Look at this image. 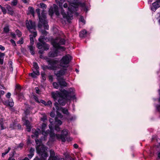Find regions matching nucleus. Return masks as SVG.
Returning <instances> with one entry per match:
<instances>
[{
  "label": "nucleus",
  "mask_w": 160,
  "mask_h": 160,
  "mask_svg": "<svg viewBox=\"0 0 160 160\" xmlns=\"http://www.w3.org/2000/svg\"><path fill=\"white\" fill-rule=\"evenodd\" d=\"M70 92L63 89L61 92H52V95L54 100L58 99V102L62 106H64L66 103L67 100L69 99L71 97Z\"/></svg>",
  "instance_id": "1"
},
{
  "label": "nucleus",
  "mask_w": 160,
  "mask_h": 160,
  "mask_svg": "<svg viewBox=\"0 0 160 160\" xmlns=\"http://www.w3.org/2000/svg\"><path fill=\"white\" fill-rule=\"evenodd\" d=\"M69 4H70V5L68 8V11L67 12V13L64 12V10L62 8L61 10V14L63 16V18H65L67 20L72 19V12H73L77 11L78 7V5L74 2L70 3L68 2V3L65 2L64 4V7L65 8H67Z\"/></svg>",
  "instance_id": "2"
},
{
  "label": "nucleus",
  "mask_w": 160,
  "mask_h": 160,
  "mask_svg": "<svg viewBox=\"0 0 160 160\" xmlns=\"http://www.w3.org/2000/svg\"><path fill=\"white\" fill-rule=\"evenodd\" d=\"M65 40L64 39L58 38L53 41L52 44L53 46L56 49L49 52V56L51 57L57 56L58 53V49H61L62 51L65 50V48L60 46L61 45L65 44Z\"/></svg>",
  "instance_id": "3"
},
{
  "label": "nucleus",
  "mask_w": 160,
  "mask_h": 160,
  "mask_svg": "<svg viewBox=\"0 0 160 160\" xmlns=\"http://www.w3.org/2000/svg\"><path fill=\"white\" fill-rule=\"evenodd\" d=\"M36 12L39 19V22L38 24V27L39 28H41L43 25L44 29H48L49 27L47 24V22L46 20V13L45 11L44 10H43L41 15L40 14V10L39 9L36 10Z\"/></svg>",
  "instance_id": "4"
},
{
  "label": "nucleus",
  "mask_w": 160,
  "mask_h": 160,
  "mask_svg": "<svg viewBox=\"0 0 160 160\" xmlns=\"http://www.w3.org/2000/svg\"><path fill=\"white\" fill-rule=\"evenodd\" d=\"M68 134V131L66 129H64L62 131V134H55L53 132L51 131L50 133V138L52 139V141H54L56 138L59 140H61L62 142H65L66 141L65 137Z\"/></svg>",
  "instance_id": "5"
},
{
  "label": "nucleus",
  "mask_w": 160,
  "mask_h": 160,
  "mask_svg": "<svg viewBox=\"0 0 160 160\" xmlns=\"http://www.w3.org/2000/svg\"><path fill=\"white\" fill-rule=\"evenodd\" d=\"M26 24L28 30L32 33L33 32L34 37H36L37 36V33L35 31L36 30V25L35 22H32V21L31 20L29 21L27 20L26 21Z\"/></svg>",
  "instance_id": "6"
},
{
  "label": "nucleus",
  "mask_w": 160,
  "mask_h": 160,
  "mask_svg": "<svg viewBox=\"0 0 160 160\" xmlns=\"http://www.w3.org/2000/svg\"><path fill=\"white\" fill-rule=\"evenodd\" d=\"M36 149L37 152L41 155V158L39 160H45L48 156V154L45 152L46 149L43 146H38Z\"/></svg>",
  "instance_id": "7"
},
{
  "label": "nucleus",
  "mask_w": 160,
  "mask_h": 160,
  "mask_svg": "<svg viewBox=\"0 0 160 160\" xmlns=\"http://www.w3.org/2000/svg\"><path fill=\"white\" fill-rule=\"evenodd\" d=\"M71 59L72 57L69 54L63 56L60 61V66L63 67H68Z\"/></svg>",
  "instance_id": "8"
},
{
  "label": "nucleus",
  "mask_w": 160,
  "mask_h": 160,
  "mask_svg": "<svg viewBox=\"0 0 160 160\" xmlns=\"http://www.w3.org/2000/svg\"><path fill=\"white\" fill-rule=\"evenodd\" d=\"M48 66L43 65L42 66V68L44 70L48 69L52 70H56L58 67L56 65V62L52 60H47Z\"/></svg>",
  "instance_id": "9"
},
{
  "label": "nucleus",
  "mask_w": 160,
  "mask_h": 160,
  "mask_svg": "<svg viewBox=\"0 0 160 160\" xmlns=\"http://www.w3.org/2000/svg\"><path fill=\"white\" fill-rule=\"evenodd\" d=\"M49 14L51 16L53 13L57 16H59V13L58 10V7L55 4L53 5V7L51 8L49 10Z\"/></svg>",
  "instance_id": "10"
},
{
  "label": "nucleus",
  "mask_w": 160,
  "mask_h": 160,
  "mask_svg": "<svg viewBox=\"0 0 160 160\" xmlns=\"http://www.w3.org/2000/svg\"><path fill=\"white\" fill-rule=\"evenodd\" d=\"M66 69H62L59 71H55L54 72V74L56 76V79L61 78L62 76L64 75L66 72Z\"/></svg>",
  "instance_id": "11"
},
{
  "label": "nucleus",
  "mask_w": 160,
  "mask_h": 160,
  "mask_svg": "<svg viewBox=\"0 0 160 160\" xmlns=\"http://www.w3.org/2000/svg\"><path fill=\"white\" fill-rule=\"evenodd\" d=\"M57 80L61 88L65 87L67 86L68 83L65 82V80L64 79L63 77H62L61 78H58Z\"/></svg>",
  "instance_id": "12"
},
{
  "label": "nucleus",
  "mask_w": 160,
  "mask_h": 160,
  "mask_svg": "<svg viewBox=\"0 0 160 160\" xmlns=\"http://www.w3.org/2000/svg\"><path fill=\"white\" fill-rule=\"evenodd\" d=\"M50 156L48 160H59V158L58 156H55V153L53 150H50Z\"/></svg>",
  "instance_id": "13"
},
{
  "label": "nucleus",
  "mask_w": 160,
  "mask_h": 160,
  "mask_svg": "<svg viewBox=\"0 0 160 160\" xmlns=\"http://www.w3.org/2000/svg\"><path fill=\"white\" fill-rule=\"evenodd\" d=\"M153 6L151 9L155 11L156 9L160 7V0H157L155 2L152 3Z\"/></svg>",
  "instance_id": "14"
},
{
  "label": "nucleus",
  "mask_w": 160,
  "mask_h": 160,
  "mask_svg": "<svg viewBox=\"0 0 160 160\" xmlns=\"http://www.w3.org/2000/svg\"><path fill=\"white\" fill-rule=\"evenodd\" d=\"M54 106L56 108V112L57 115L60 117H62V116L61 114L60 113L59 111L60 110V109L59 108V107L58 106V104L57 102H55L54 104Z\"/></svg>",
  "instance_id": "15"
},
{
  "label": "nucleus",
  "mask_w": 160,
  "mask_h": 160,
  "mask_svg": "<svg viewBox=\"0 0 160 160\" xmlns=\"http://www.w3.org/2000/svg\"><path fill=\"white\" fill-rule=\"evenodd\" d=\"M66 2V0H56V2L60 7H62V4Z\"/></svg>",
  "instance_id": "16"
},
{
  "label": "nucleus",
  "mask_w": 160,
  "mask_h": 160,
  "mask_svg": "<svg viewBox=\"0 0 160 160\" xmlns=\"http://www.w3.org/2000/svg\"><path fill=\"white\" fill-rule=\"evenodd\" d=\"M6 6L7 9L9 12V13L11 14H13V12L11 6L8 5H6Z\"/></svg>",
  "instance_id": "17"
},
{
  "label": "nucleus",
  "mask_w": 160,
  "mask_h": 160,
  "mask_svg": "<svg viewBox=\"0 0 160 160\" xmlns=\"http://www.w3.org/2000/svg\"><path fill=\"white\" fill-rule=\"evenodd\" d=\"M43 43H44V42H42L38 43L37 44V48L39 49H42L44 45Z\"/></svg>",
  "instance_id": "18"
},
{
  "label": "nucleus",
  "mask_w": 160,
  "mask_h": 160,
  "mask_svg": "<svg viewBox=\"0 0 160 160\" xmlns=\"http://www.w3.org/2000/svg\"><path fill=\"white\" fill-rule=\"evenodd\" d=\"M4 121L5 120L3 118H1L0 119V125L1 130L4 129L5 128L3 126Z\"/></svg>",
  "instance_id": "19"
},
{
  "label": "nucleus",
  "mask_w": 160,
  "mask_h": 160,
  "mask_svg": "<svg viewBox=\"0 0 160 160\" xmlns=\"http://www.w3.org/2000/svg\"><path fill=\"white\" fill-rule=\"evenodd\" d=\"M60 110L64 114H68L69 113L67 109L63 108L61 107H59Z\"/></svg>",
  "instance_id": "20"
},
{
  "label": "nucleus",
  "mask_w": 160,
  "mask_h": 160,
  "mask_svg": "<svg viewBox=\"0 0 160 160\" xmlns=\"http://www.w3.org/2000/svg\"><path fill=\"white\" fill-rule=\"evenodd\" d=\"M87 33V31L85 30H83L81 31L79 33V36L81 37H84L86 35Z\"/></svg>",
  "instance_id": "21"
},
{
  "label": "nucleus",
  "mask_w": 160,
  "mask_h": 160,
  "mask_svg": "<svg viewBox=\"0 0 160 160\" xmlns=\"http://www.w3.org/2000/svg\"><path fill=\"white\" fill-rule=\"evenodd\" d=\"M28 48L30 50V52L32 55H34L35 54L34 51V48L32 47V45L28 46Z\"/></svg>",
  "instance_id": "22"
},
{
  "label": "nucleus",
  "mask_w": 160,
  "mask_h": 160,
  "mask_svg": "<svg viewBox=\"0 0 160 160\" xmlns=\"http://www.w3.org/2000/svg\"><path fill=\"white\" fill-rule=\"evenodd\" d=\"M49 122L50 123V124L49 125V127L51 131L52 129V127H53V119L52 118H50L49 119Z\"/></svg>",
  "instance_id": "23"
},
{
  "label": "nucleus",
  "mask_w": 160,
  "mask_h": 160,
  "mask_svg": "<svg viewBox=\"0 0 160 160\" xmlns=\"http://www.w3.org/2000/svg\"><path fill=\"white\" fill-rule=\"evenodd\" d=\"M49 132V130H48L45 131V130H42V133L43 135L45 136H46Z\"/></svg>",
  "instance_id": "24"
},
{
  "label": "nucleus",
  "mask_w": 160,
  "mask_h": 160,
  "mask_svg": "<svg viewBox=\"0 0 160 160\" xmlns=\"http://www.w3.org/2000/svg\"><path fill=\"white\" fill-rule=\"evenodd\" d=\"M43 43L44 45L42 49L44 50H47L49 49V46L45 42H44V43Z\"/></svg>",
  "instance_id": "25"
},
{
  "label": "nucleus",
  "mask_w": 160,
  "mask_h": 160,
  "mask_svg": "<svg viewBox=\"0 0 160 160\" xmlns=\"http://www.w3.org/2000/svg\"><path fill=\"white\" fill-rule=\"evenodd\" d=\"M55 123L56 125L58 126L62 124V122L56 118H55Z\"/></svg>",
  "instance_id": "26"
},
{
  "label": "nucleus",
  "mask_w": 160,
  "mask_h": 160,
  "mask_svg": "<svg viewBox=\"0 0 160 160\" xmlns=\"http://www.w3.org/2000/svg\"><path fill=\"white\" fill-rule=\"evenodd\" d=\"M28 10L30 13L34 17V9L32 7H29L28 8Z\"/></svg>",
  "instance_id": "27"
},
{
  "label": "nucleus",
  "mask_w": 160,
  "mask_h": 160,
  "mask_svg": "<svg viewBox=\"0 0 160 160\" xmlns=\"http://www.w3.org/2000/svg\"><path fill=\"white\" fill-rule=\"evenodd\" d=\"M52 85L53 87L54 88H56V89H58L59 87V83L58 82H54L52 83Z\"/></svg>",
  "instance_id": "28"
},
{
  "label": "nucleus",
  "mask_w": 160,
  "mask_h": 160,
  "mask_svg": "<svg viewBox=\"0 0 160 160\" xmlns=\"http://www.w3.org/2000/svg\"><path fill=\"white\" fill-rule=\"evenodd\" d=\"M31 44L32 45L33 44L34 41L33 37H34L33 34H31L29 35Z\"/></svg>",
  "instance_id": "29"
},
{
  "label": "nucleus",
  "mask_w": 160,
  "mask_h": 160,
  "mask_svg": "<svg viewBox=\"0 0 160 160\" xmlns=\"http://www.w3.org/2000/svg\"><path fill=\"white\" fill-rule=\"evenodd\" d=\"M33 72L35 73L37 75H39V71L38 69H32Z\"/></svg>",
  "instance_id": "30"
},
{
  "label": "nucleus",
  "mask_w": 160,
  "mask_h": 160,
  "mask_svg": "<svg viewBox=\"0 0 160 160\" xmlns=\"http://www.w3.org/2000/svg\"><path fill=\"white\" fill-rule=\"evenodd\" d=\"M11 149V148L10 147L8 148V150H6L4 152L2 153V156L3 157L6 154L8 153Z\"/></svg>",
  "instance_id": "31"
},
{
  "label": "nucleus",
  "mask_w": 160,
  "mask_h": 160,
  "mask_svg": "<svg viewBox=\"0 0 160 160\" xmlns=\"http://www.w3.org/2000/svg\"><path fill=\"white\" fill-rule=\"evenodd\" d=\"M33 66L34 69H38L39 67L38 66V64L37 63L34 62L33 63Z\"/></svg>",
  "instance_id": "32"
},
{
  "label": "nucleus",
  "mask_w": 160,
  "mask_h": 160,
  "mask_svg": "<svg viewBox=\"0 0 160 160\" xmlns=\"http://www.w3.org/2000/svg\"><path fill=\"white\" fill-rule=\"evenodd\" d=\"M9 31V29L8 26H6L3 28V31L4 32L7 33Z\"/></svg>",
  "instance_id": "33"
},
{
  "label": "nucleus",
  "mask_w": 160,
  "mask_h": 160,
  "mask_svg": "<svg viewBox=\"0 0 160 160\" xmlns=\"http://www.w3.org/2000/svg\"><path fill=\"white\" fill-rule=\"evenodd\" d=\"M16 32L17 34V35L18 36V37H20L22 35V33L18 29H17L16 31Z\"/></svg>",
  "instance_id": "34"
},
{
  "label": "nucleus",
  "mask_w": 160,
  "mask_h": 160,
  "mask_svg": "<svg viewBox=\"0 0 160 160\" xmlns=\"http://www.w3.org/2000/svg\"><path fill=\"white\" fill-rule=\"evenodd\" d=\"M40 5L41 7L43 9H46V8L47 6L46 5L43 3H40Z\"/></svg>",
  "instance_id": "35"
},
{
  "label": "nucleus",
  "mask_w": 160,
  "mask_h": 160,
  "mask_svg": "<svg viewBox=\"0 0 160 160\" xmlns=\"http://www.w3.org/2000/svg\"><path fill=\"white\" fill-rule=\"evenodd\" d=\"M45 39V37L44 36H41L39 39V41L40 42H43V40Z\"/></svg>",
  "instance_id": "36"
},
{
  "label": "nucleus",
  "mask_w": 160,
  "mask_h": 160,
  "mask_svg": "<svg viewBox=\"0 0 160 160\" xmlns=\"http://www.w3.org/2000/svg\"><path fill=\"white\" fill-rule=\"evenodd\" d=\"M35 142L37 145H38V146H40L41 144V142L38 139H35Z\"/></svg>",
  "instance_id": "37"
},
{
  "label": "nucleus",
  "mask_w": 160,
  "mask_h": 160,
  "mask_svg": "<svg viewBox=\"0 0 160 160\" xmlns=\"http://www.w3.org/2000/svg\"><path fill=\"white\" fill-rule=\"evenodd\" d=\"M17 0H13L11 2V5L12 6H16L17 4Z\"/></svg>",
  "instance_id": "38"
},
{
  "label": "nucleus",
  "mask_w": 160,
  "mask_h": 160,
  "mask_svg": "<svg viewBox=\"0 0 160 160\" xmlns=\"http://www.w3.org/2000/svg\"><path fill=\"white\" fill-rule=\"evenodd\" d=\"M80 5L84 9V10L87 9L86 5L84 3H80Z\"/></svg>",
  "instance_id": "39"
},
{
  "label": "nucleus",
  "mask_w": 160,
  "mask_h": 160,
  "mask_svg": "<svg viewBox=\"0 0 160 160\" xmlns=\"http://www.w3.org/2000/svg\"><path fill=\"white\" fill-rule=\"evenodd\" d=\"M1 9H2V12H3V13L4 14H6L7 13V11L5 8L3 7H2Z\"/></svg>",
  "instance_id": "40"
},
{
  "label": "nucleus",
  "mask_w": 160,
  "mask_h": 160,
  "mask_svg": "<svg viewBox=\"0 0 160 160\" xmlns=\"http://www.w3.org/2000/svg\"><path fill=\"white\" fill-rule=\"evenodd\" d=\"M29 75L31 76L32 78H35L36 77V75H37L33 72L31 73H29Z\"/></svg>",
  "instance_id": "41"
},
{
  "label": "nucleus",
  "mask_w": 160,
  "mask_h": 160,
  "mask_svg": "<svg viewBox=\"0 0 160 160\" xmlns=\"http://www.w3.org/2000/svg\"><path fill=\"white\" fill-rule=\"evenodd\" d=\"M52 102L51 101H48L47 102H46V106H48L50 107H51Z\"/></svg>",
  "instance_id": "42"
},
{
  "label": "nucleus",
  "mask_w": 160,
  "mask_h": 160,
  "mask_svg": "<svg viewBox=\"0 0 160 160\" xmlns=\"http://www.w3.org/2000/svg\"><path fill=\"white\" fill-rule=\"evenodd\" d=\"M39 131H37L35 130V132H33V133L34 134L35 136L37 137L38 136V134L39 132Z\"/></svg>",
  "instance_id": "43"
},
{
  "label": "nucleus",
  "mask_w": 160,
  "mask_h": 160,
  "mask_svg": "<svg viewBox=\"0 0 160 160\" xmlns=\"http://www.w3.org/2000/svg\"><path fill=\"white\" fill-rule=\"evenodd\" d=\"M27 127V129L28 132H30L31 130V125L30 124L29 125H26Z\"/></svg>",
  "instance_id": "44"
},
{
  "label": "nucleus",
  "mask_w": 160,
  "mask_h": 160,
  "mask_svg": "<svg viewBox=\"0 0 160 160\" xmlns=\"http://www.w3.org/2000/svg\"><path fill=\"white\" fill-rule=\"evenodd\" d=\"M59 126L56 125L55 126V129L57 131H59L60 130V128L59 127Z\"/></svg>",
  "instance_id": "45"
},
{
  "label": "nucleus",
  "mask_w": 160,
  "mask_h": 160,
  "mask_svg": "<svg viewBox=\"0 0 160 160\" xmlns=\"http://www.w3.org/2000/svg\"><path fill=\"white\" fill-rule=\"evenodd\" d=\"M35 92L36 93L39 94L40 92V91L38 87H36L35 88Z\"/></svg>",
  "instance_id": "46"
},
{
  "label": "nucleus",
  "mask_w": 160,
  "mask_h": 160,
  "mask_svg": "<svg viewBox=\"0 0 160 160\" xmlns=\"http://www.w3.org/2000/svg\"><path fill=\"white\" fill-rule=\"evenodd\" d=\"M17 44H22L23 43V41L22 38L20 39L17 42Z\"/></svg>",
  "instance_id": "47"
},
{
  "label": "nucleus",
  "mask_w": 160,
  "mask_h": 160,
  "mask_svg": "<svg viewBox=\"0 0 160 160\" xmlns=\"http://www.w3.org/2000/svg\"><path fill=\"white\" fill-rule=\"evenodd\" d=\"M10 42H11V43H12V44L13 46H16V44L14 40H13L12 39H11L10 40Z\"/></svg>",
  "instance_id": "48"
},
{
  "label": "nucleus",
  "mask_w": 160,
  "mask_h": 160,
  "mask_svg": "<svg viewBox=\"0 0 160 160\" xmlns=\"http://www.w3.org/2000/svg\"><path fill=\"white\" fill-rule=\"evenodd\" d=\"M24 124L25 125H30V122L28 120H25Z\"/></svg>",
  "instance_id": "49"
},
{
  "label": "nucleus",
  "mask_w": 160,
  "mask_h": 160,
  "mask_svg": "<svg viewBox=\"0 0 160 160\" xmlns=\"http://www.w3.org/2000/svg\"><path fill=\"white\" fill-rule=\"evenodd\" d=\"M41 32L42 34L44 35H46L47 34V32L45 30H42Z\"/></svg>",
  "instance_id": "50"
},
{
  "label": "nucleus",
  "mask_w": 160,
  "mask_h": 160,
  "mask_svg": "<svg viewBox=\"0 0 160 160\" xmlns=\"http://www.w3.org/2000/svg\"><path fill=\"white\" fill-rule=\"evenodd\" d=\"M46 124L45 123H43L42 126V130H45V128L46 127Z\"/></svg>",
  "instance_id": "51"
},
{
  "label": "nucleus",
  "mask_w": 160,
  "mask_h": 160,
  "mask_svg": "<svg viewBox=\"0 0 160 160\" xmlns=\"http://www.w3.org/2000/svg\"><path fill=\"white\" fill-rule=\"evenodd\" d=\"M24 112H25V114L26 115H27L29 113L30 111H29V110L28 109H27Z\"/></svg>",
  "instance_id": "52"
},
{
  "label": "nucleus",
  "mask_w": 160,
  "mask_h": 160,
  "mask_svg": "<svg viewBox=\"0 0 160 160\" xmlns=\"http://www.w3.org/2000/svg\"><path fill=\"white\" fill-rule=\"evenodd\" d=\"M34 154L33 153H30L28 155V158H31L33 156Z\"/></svg>",
  "instance_id": "53"
},
{
  "label": "nucleus",
  "mask_w": 160,
  "mask_h": 160,
  "mask_svg": "<svg viewBox=\"0 0 160 160\" xmlns=\"http://www.w3.org/2000/svg\"><path fill=\"white\" fill-rule=\"evenodd\" d=\"M39 102V103L41 102V103L45 105L46 106V102H45L43 100H40V101Z\"/></svg>",
  "instance_id": "54"
},
{
  "label": "nucleus",
  "mask_w": 160,
  "mask_h": 160,
  "mask_svg": "<svg viewBox=\"0 0 160 160\" xmlns=\"http://www.w3.org/2000/svg\"><path fill=\"white\" fill-rule=\"evenodd\" d=\"M5 56V54L3 53L0 52V58H3V57Z\"/></svg>",
  "instance_id": "55"
},
{
  "label": "nucleus",
  "mask_w": 160,
  "mask_h": 160,
  "mask_svg": "<svg viewBox=\"0 0 160 160\" xmlns=\"http://www.w3.org/2000/svg\"><path fill=\"white\" fill-rule=\"evenodd\" d=\"M80 20L81 22H82L83 23L85 24V21L84 19H83V17H81L80 18Z\"/></svg>",
  "instance_id": "56"
},
{
  "label": "nucleus",
  "mask_w": 160,
  "mask_h": 160,
  "mask_svg": "<svg viewBox=\"0 0 160 160\" xmlns=\"http://www.w3.org/2000/svg\"><path fill=\"white\" fill-rule=\"evenodd\" d=\"M11 94L10 92H8L6 95V97L8 98H9L11 96Z\"/></svg>",
  "instance_id": "57"
},
{
  "label": "nucleus",
  "mask_w": 160,
  "mask_h": 160,
  "mask_svg": "<svg viewBox=\"0 0 160 160\" xmlns=\"http://www.w3.org/2000/svg\"><path fill=\"white\" fill-rule=\"evenodd\" d=\"M5 93L4 91L3 90H1L0 91V95L1 96V95H3Z\"/></svg>",
  "instance_id": "58"
},
{
  "label": "nucleus",
  "mask_w": 160,
  "mask_h": 160,
  "mask_svg": "<svg viewBox=\"0 0 160 160\" xmlns=\"http://www.w3.org/2000/svg\"><path fill=\"white\" fill-rule=\"evenodd\" d=\"M0 49L2 51H4L5 50V48L2 45H0Z\"/></svg>",
  "instance_id": "59"
},
{
  "label": "nucleus",
  "mask_w": 160,
  "mask_h": 160,
  "mask_svg": "<svg viewBox=\"0 0 160 160\" xmlns=\"http://www.w3.org/2000/svg\"><path fill=\"white\" fill-rule=\"evenodd\" d=\"M34 151V149L33 148H31L30 150V153H33Z\"/></svg>",
  "instance_id": "60"
},
{
  "label": "nucleus",
  "mask_w": 160,
  "mask_h": 160,
  "mask_svg": "<svg viewBox=\"0 0 160 160\" xmlns=\"http://www.w3.org/2000/svg\"><path fill=\"white\" fill-rule=\"evenodd\" d=\"M34 98L37 102H39L38 100V98L37 97L34 96Z\"/></svg>",
  "instance_id": "61"
},
{
  "label": "nucleus",
  "mask_w": 160,
  "mask_h": 160,
  "mask_svg": "<svg viewBox=\"0 0 160 160\" xmlns=\"http://www.w3.org/2000/svg\"><path fill=\"white\" fill-rule=\"evenodd\" d=\"M3 63V59L0 58V64L2 65Z\"/></svg>",
  "instance_id": "62"
},
{
  "label": "nucleus",
  "mask_w": 160,
  "mask_h": 160,
  "mask_svg": "<svg viewBox=\"0 0 160 160\" xmlns=\"http://www.w3.org/2000/svg\"><path fill=\"white\" fill-rule=\"evenodd\" d=\"M11 35L12 38H15L16 34L15 33H11Z\"/></svg>",
  "instance_id": "63"
},
{
  "label": "nucleus",
  "mask_w": 160,
  "mask_h": 160,
  "mask_svg": "<svg viewBox=\"0 0 160 160\" xmlns=\"http://www.w3.org/2000/svg\"><path fill=\"white\" fill-rule=\"evenodd\" d=\"M73 147H74L75 148H77L78 147V144H74V145H73Z\"/></svg>",
  "instance_id": "64"
}]
</instances>
